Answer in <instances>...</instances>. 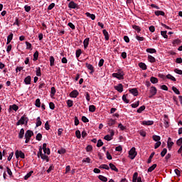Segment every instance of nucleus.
I'll return each mask as SVG.
<instances>
[{
	"mask_svg": "<svg viewBox=\"0 0 182 182\" xmlns=\"http://www.w3.org/2000/svg\"><path fill=\"white\" fill-rule=\"evenodd\" d=\"M28 117H26V115H23L22 117H21L20 119H18V121H17L16 125V126H19V125H23L26 122V124H28Z\"/></svg>",
	"mask_w": 182,
	"mask_h": 182,
	"instance_id": "nucleus-1",
	"label": "nucleus"
},
{
	"mask_svg": "<svg viewBox=\"0 0 182 182\" xmlns=\"http://www.w3.org/2000/svg\"><path fill=\"white\" fill-rule=\"evenodd\" d=\"M137 154H138L136 152V149L134 146L131 148V149L129 151V157L132 160H134L136 158V156H137Z\"/></svg>",
	"mask_w": 182,
	"mask_h": 182,
	"instance_id": "nucleus-2",
	"label": "nucleus"
},
{
	"mask_svg": "<svg viewBox=\"0 0 182 182\" xmlns=\"http://www.w3.org/2000/svg\"><path fill=\"white\" fill-rule=\"evenodd\" d=\"M124 71H122V70H119L118 73H112V77L119 80H124Z\"/></svg>",
	"mask_w": 182,
	"mask_h": 182,
	"instance_id": "nucleus-3",
	"label": "nucleus"
},
{
	"mask_svg": "<svg viewBox=\"0 0 182 182\" xmlns=\"http://www.w3.org/2000/svg\"><path fill=\"white\" fill-rule=\"evenodd\" d=\"M157 88L155 86H151L150 87V95L149 97L151 99L154 96H155L157 94Z\"/></svg>",
	"mask_w": 182,
	"mask_h": 182,
	"instance_id": "nucleus-4",
	"label": "nucleus"
},
{
	"mask_svg": "<svg viewBox=\"0 0 182 182\" xmlns=\"http://www.w3.org/2000/svg\"><path fill=\"white\" fill-rule=\"evenodd\" d=\"M110 135H105V136H104V139L107 141H110L111 140L113 139V136H114V131H113V129H110Z\"/></svg>",
	"mask_w": 182,
	"mask_h": 182,
	"instance_id": "nucleus-5",
	"label": "nucleus"
},
{
	"mask_svg": "<svg viewBox=\"0 0 182 182\" xmlns=\"http://www.w3.org/2000/svg\"><path fill=\"white\" fill-rule=\"evenodd\" d=\"M115 90L122 93L124 91V85L122 83H119L117 85L114 86Z\"/></svg>",
	"mask_w": 182,
	"mask_h": 182,
	"instance_id": "nucleus-6",
	"label": "nucleus"
},
{
	"mask_svg": "<svg viewBox=\"0 0 182 182\" xmlns=\"http://www.w3.org/2000/svg\"><path fill=\"white\" fill-rule=\"evenodd\" d=\"M16 159H25V154L22 151H16L15 152Z\"/></svg>",
	"mask_w": 182,
	"mask_h": 182,
	"instance_id": "nucleus-7",
	"label": "nucleus"
},
{
	"mask_svg": "<svg viewBox=\"0 0 182 182\" xmlns=\"http://www.w3.org/2000/svg\"><path fill=\"white\" fill-rule=\"evenodd\" d=\"M69 9H75L78 7V4H76L74 1H70L68 5Z\"/></svg>",
	"mask_w": 182,
	"mask_h": 182,
	"instance_id": "nucleus-8",
	"label": "nucleus"
},
{
	"mask_svg": "<svg viewBox=\"0 0 182 182\" xmlns=\"http://www.w3.org/2000/svg\"><path fill=\"white\" fill-rule=\"evenodd\" d=\"M79 95L80 92L77 90H73L72 92H70V97L73 98H77Z\"/></svg>",
	"mask_w": 182,
	"mask_h": 182,
	"instance_id": "nucleus-9",
	"label": "nucleus"
},
{
	"mask_svg": "<svg viewBox=\"0 0 182 182\" xmlns=\"http://www.w3.org/2000/svg\"><path fill=\"white\" fill-rule=\"evenodd\" d=\"M34 135L33 131L28 129L25 133V138L31 139Z\"/></svg>",
	"mask_w": 182,
	"mask_h": 182,
	"instance_id": "nucleus-10",
	"label": "nucleus"
},
{
	"mask_svg": "<svg viewBox=\"0 0 182 182\" xmlns=\"http://www.w3.org/2000/svg\"><path fill=\"white\" fill-rule=\"evenodd\" d=\"M86 68L89 70H90V74H93L95 73V68L92 64L87 63H86Z\"/></svg>",
	"mask_w": 182,
	"mask_h": 182,
	"instance_id": "nucleus-11",
	"label": "nucleus"
},
{
	"mask_svg": "<svg viewBox=\"0 0 182 182\" xmlns=\"http://www.w3.org/2000/svg\"><path fill=\"white\" fill-rule=\"evenodd\" d=\"M129 92L134 96L136 97L139 95V91L137 88H132L129 90Z\"/></svg>",
	"mask_w": 182,
	"mask_h": 182,
	"instance_id": "nucleus-12",
	"label": "nucleus"
},
{
	"mask_svg": "<svg viewBox=\"0 0 182 182\" xmlns=\"http://www.w3.org/2000/svg\"><path fill=\"white\" fill-rule=\"evenodd\" d=\"M171 141H172L171 138H168L167 146L169 150H171L172 149V146L174 145V142Z\"/></svg>",
	"mask_w": 182,
	"mask_h": 182,
	"instance_id": "nucleus-13",
	"label": "nucleus"
},
{
	"mask_svg": "<svg viewBox=\"0 0 182 182\" xmlns=\"http://www.w3.org/2000/svg\"><path fill=\"white\" fill-rule=\"evenodd\" d=\"M25 85H31V75H28L24 78L23 80Z\"/></svg>",
	"mask_w": 182,
	"mask_h": 182,
	"instance_id": "nucleus-14",
	"label": "nucleus"
},
{
	"mask_svg": "<svg viewBox=\"0 0 182 182\" xmlns=\"http://www.w3.org/2000/svg\"><path fill=\"white\" fill-rule=\"evenodd\" d=\"M89 44H90V38H85V40L83 41L84 48L87 49L89 46Z\"/></svg>",
	"mask_w": 182,
	"mask_h": 182,
	"instance_id": "nucleus-15",
	"label": "nucleus"
},
{
	"mask_svg": "<svg viewBox=\"0 0 182 182\" xmlns=\"http://www.w3.org/2000/svg\"><path fill=\"white\" fill-rule=\"evenodd\" d=\"M148 61L151 63H154L156 62V59L154 56H153L151 55H148Z\"/></svg>",
	"mask_w": 182,
	"mask_h": 182,
	"instance_id": "nucleus-16",
	"label": "nucleus"
},
{
	"mask_svg": "<svg viewBox=\"0 0 182 182\" xmlns=\"http://www.w3.org/2000/svg\"><path fill=\"white\" fill-rule=\"evenodd\" d=\"M154 124V121H142L141 124L144 126H152Z\"/></svg>",
	"mask_w": 182,
	"mask_h": 182,
	"instance_id": "nucleus-17",
	"label": "nucleus"
},
{
	"mask_svg": "<svg viewBox=\"0 0 182 182\" xmlns=\"http://www.w3.org/2000/svg\"><path fill=\"white\" fill-rule=\"evenodd\" d=\"M164 127L166 128L169 127V119L167 115H164Z\"/></svg>",
	"mask_w": 182,
	"mask_h": 182,
	"instance_id": "nucleus-18",
	"label": "nucleus"
},
{
	"mask_svg": "<svg viewBox=\"0 0 182 182\" xmlns=\"http://www.w3.org/2000/svg\"><path fill=\"white\" fill-rule=\"evenodd\" d=\"M102 33L105 36V41H109V32L106 29H103Z\"/></svg>",
	"mask_w": 182,
	"mask_h": 182,
	"instance_id": "nucleus-19",
	"label": "nucleus"
},
{
	"mask_svg": "<svg viewBox=\"0 0 182 182\" xmlns=\"http://www.w3.org/2000/svg\"><path fill=\"white\" fill-rule=\"evenodd\" d=\"M25 134V129L23 128H21L18 132V138L19 139H23Z\"/></svg>",
	"mask_w": 182,
	"mask_h": 182,
	"instance_id": "nucleus-20",
	"label": "nucleus"
},
{
	"mask_svg": "<svg viewBox=\"0 0 182 182\" xmlns=\"http://www.w3.org/2000/svg\"><path fill=\"white\" fill-rule=\"evenodd\" d=\"M85 15H86L87 17L90 18L91 20H92V21H95V18H96L95 14H90V12H86V13H85Z\"/></svg>",
	"mask_w": 182,
	"mask_h": 182,
	"instance_id": "nucleus-21",
	"label": "nucleus"
},
{
	"mask_svg": "<svg viewBox=\"0 0 182 182\" xmlns=\"http://www.w3.org/2000/svg\"><path fill=\"white\" fill-rule=\"evenodd\" d=\"M146 53H151V54H154V53H157L156 49L153 48H146Z\"/></svg>",
	"mask_w": 182,
	"mask_h": 182,
	"instance_id": "nucleus-22",
	"label": "nucleus"
},
{
	"mask_svg": "<svg viewBox=\"0 0 182 182\" xmlns=\"http://www.w3.org/2000/svg\"><path fill=\"white\" fill-rule=\"evenodd\" d=\"M139 67L143 70H147V65L145 63L141 62L139 63Z\"/></svg>",
	"mask_w": 182,
	"mask_h": 182,
	"instance_id": "nucleus-23",
	"label": "nucleus"
},
{
	"mask_svg": "<svg viewBox=\"0 0 182 182\" xmlns=\"http://www.w3.org/2000/svg\"><path fill=\"white\" fill-rule=\"evenodd\" d=\"M18 109L19 107L18 105H16V104H14L13 105L9 106V110H14V112H16L18 110Z\"/></svg>",
	"mask_w": 182,
	"mask_h": 182,
	"instance_id": "nucleus-24",
	"label": "nucleus"
},
{
	"mask_svg": "<svg viewBox=\"0 0 182 182\" xmlns=\"http://www.w3.org/2000/svg\"><path fill=\"white\" fill-rule=\"evenodd\" d=\"M50 66L53 67L55 65V58L53 55H50L49 58Z\"/></svg>",
	"mask_w": 182,
	"mask_h": 182,
	"instance_id": "nucleus-25",
	"label": "nucleus"
},
{
	"mask_svg": "<svg viewBox=\"0 0 182 182\" xmlns=\"http://www.w3.org/2000/svg\"><path fill=\"white\" fill-rule=\"evenodd\" d=\"M154 14L156 16H165V15H166V14L164 11H159V10L156 11L154 12Z\"/></svg>",
	"mask_w": 182,
	"mask_h": 182,
	"instance_id": "nucleus-26",
	"label": "nucleus"
},
{
	"mask_svg": "<svg viewBox=\"0 0 182 182\" xmlns=\"http://www.w3.org/2000/svg\"><path fill=\"white\" fill-rule=\"evenodd\" d=\"M109 168L112 171H114L115 172L118 173L119 172V169L116 167L115 165H114L113 164H109Z\"/></svg>",
	"mask_w": 182,
	"mask_h": 182,
	"instance_id": "nucleus-27",
	"label": "nucleus"
},
{
	"mask_svg": "<svg viewBox=\"0 0 182 182\" xmlns=\"http://www.w3.org/2000/svg\"><path fill=\"white\" fill-rule=\"evenodd\" d=\"M166 77L168 80H171L173 81V82H176V78L173 75H172L171 74L166 75Z\"/></svg>",
	"mask_w": 182,
	"mask_h": 182,
	"instance_id": "nucleus-28",
	"label": "nucleus"
},
{
	"mask_svg": "<svg viewBox=\"0 0 182 182\" xmlns=\"http://www.w3.org/2000/svg\"><path fill=\"white\" fill-rule=\"evenodd\" d=\"M150 81L152 84H157L159 82V79L156 77H150Z\"/></svg>",
	"mask_w": 182,
	"mask_h": 182,
	"instance_id": "nucleus-29",
	"label": "nucleus"
},
{
	"mask_svg": "<svg viewBox=\"0 0 182 182\" xmlns=\"http://www.w3.org/2000/svg\"><path fill=\"white\" fill-rule=\"evenodd\" d=\"M38 57H39V52L38 50L35 51V53H33V61H37L38 60Z\"/></svg>",
	"mask_w": 182,
	"mask_h": 182,
	"instance_id": "nucleus-30",
	"label": "nucleus"
},
{
	"mask_svg": "<svg viewBox=\"0 0 182 182\" xmlns=\"http://www.w3.org/2000/svg\"><path fill=\"white\" fill-rule=\"evenodd\" d=\"M42 125V121H41V117L36 118V127H38Z\"/></svg>",
	"mask_w": 182,
	"mask_h": 182,
	"instance_id": "nucleus-31",
	"label": "nucleus"
},
{
	"mask_svg": "<svg viewBox=\"0 0 182 182\" xmlns=\"http://www.w3.org/2000/svg\"><path fill=\"white\" fill-rule=\"evenodd\" d=\"M138 176H139V173L137 172L134 173L132 177V182H137Z\"/></svg>",
	"mask_w": 182,
	"mask_h": 182,
	"instance_id": "nucleus-32",
	"label": "nucleus"
},
{
	"mask_svg": "<svg viewBox=\"0 0 182 182\" xmlns=\"http://www.w3.org/2000/svg\"><path fill=\"white\" fill-rule=\"evenodd\" d=\"M108 126L112 127L114 124H116V119H109L107 122Z\"/></svg>",
	"mask_w": 182,
	"mask_h": 182,
	"instance_id": "nucleus-33",
	"label": "nucleus"
},
{
	"mask_svg": "<svg viewBox=\"0 0 182 182\" xmlns=\"http://www.w3.org/2000/svg\"><path fill=\"white\" fill-rule=\"evenodd\" d=\"M36 74L37 77H41V68L40 67H37L36 68Z\"/></svg>",
	"mask_w": 182,
	"mask_h": 182,
	"instance_id": "nucleus-34",
	"label": "nucleus"
},
{
	"mask_svg": "<svg viewBox=\"0 0 182 182\" xmlns=\"http://www.w3.org/2000/svg\"><path fill=\"white\" fill-rule=\"evenodd\" d=\"M132 28L137 31V33H140L141 29L139 26L137 25H132Z\"/></svg>",
	"mask_w": 182,
	"mask_h": 182,
	"instance_id": "nucleus-35",
	"label": "nucleus"
},
{
	"mask_svg": "<svg viewBox=\"0 0 182 182\" xmlns=\"http://www.w3.org/2000/svg\"><path fill=\"white\" fill-rule=\"evenodd\" d=\"M157 167V164H154L152 166L148 168L147 172L151 173L153 171L155 170V168Z\"/></svg>",
	"mask_w": 182,
	"mask_h": 182,
	"instance_id": "nucleus-36",
	"label": "nucleus"
},
{
	"mask_svg": "<svg viewBox=\"0 0 182 182\" xmlns=\"http://www.w3.org/2000/svg\"><path fill=\"white\" fill-rule=\"evenodd\" d=\"M152 139L154 141L159 142L161 140V136H159V135H153Z\"/></svg>",
	"mask_w": 182,
	"mask_h": 182,
	"instance_id": "nucleus-37",
	"label": "nucleus"
},
{
	"mask_svg": "<svg viewBox=\"0 0 182 182\" xmlns=\"http://www.w3.org/2000/svg\"><path fill=\"white\" fill-rule=\"evenodd\" d=\"M127 96H128V94L123 95H122V100L126 104H129V100H127Z\"/></svg>",
	"mask_w": 182,
	"mask_h": 182,
	"instance_id": "nucleus-38",
	"label": "nucleus"
},
{
	"mask_svg": "<svg viewBox=\"0 0 182 182\" xmlns=\"http://www.w3.org/2000/svg\"><path fill=\"white\" fill-rule=\"evenodd\" d=\"M41 100L40 98H37L35 101V106L36 107H41Z\"/></svg>",
	"mask_w": 182,
	"mask_h": 182,
	"instance_id": "nucleus-39",
	"label": "nucleus"
},
{
	"mask_svg": "<svg viewBox=\"0 0 182 182\" xmlns=\"http://www.w3.org/2000/svg\"><path fill=\"white\" fill-rule=\"evenodd\" d=\"M168 153V149L167 148H164L163 151L161 152V156L164 157Z\"/></svg>",
	"mask_w": 182,
	"mask_h": 182,
	"instance_id": "nucleus-40",
	"label": "nucleus"
},
{
	"mask_svg": "<svg viewBox=\"0 0 182 182\" xmlns=\"http://www.w3.org/2000/svg\"><path fill=\"white\" fill-rule=\"evenodd\" d=\"M98 178H99L101 181H102V182H107V181H108V178H106V177H105V176H102V175L99 176H98Z\"/></svg>",
	"mask_w": 182,
	"mask_h": 182,
	"instance_id": "nucleus-41",
	"label": "nucleus"
},
{
	"mask_svg": "<svg viewBox=\"0 0 182 182\" xmlns=\"http://www.w3.org/2000/svg\"><path fill=\"white\" fill-rule=\"evenodd\" d=\"M161 35L166 39L168 38V36L167 35V31H161Z\"/></svg>",
	"mask_w": 182,
	"mask_h": 182,
	"instance_id": "nucleus-42",
	"label": "nucleus"
},
{
	"mask_svg": "<svg viewBox=\"0 0 182 182\" xmlns=\"http://www.w3.org/2000/svg\"><path fill=\"white\" fill-rule=\"evenodd\" d=\"M99 168H100V169L103 168V169H105V170H109L110 169L109 166L107 164H102L101 166H100Z\"/></svg>",
	"mask_w": 182,
	"mask_h": 182,
	"instance_id": "nucleus-43",
	"label": "nucleus"
},
{
	"mask_svg": "<svg viewBox=\"0 0 182 182\" xmlns=\"http://www.w3.org/2000/svg\"><path fill=\"white\" fill-rule=\"evenodd\" d=\"M146 109V107L145 105H141V107H140L138 109H137V113H142L143 111H144Z\"/></svg>",
	"mask_w": 182,
	"mask_h": 182,
	"instance_id": "nucleus-44",
	"label": "nucleus"
},
{
	"mask_svg": "<svg viewBox=\"0 0 182 182\" xmlns=\"http://www.w3.org/2000/svg\"><path fill=\"white\" fill-rule=\"evenodd\" d=\"M139 134H140V136H141L143 137L146 136V131H144V129H140V131H139Z\"/></svg>",
	"mask_w": 182,
	"mask_h": 182,
	"instance_id": "nucleus-45",
	"label": "nucleus"
},
{
	"mask_svg": "<svg viewBox=\"0 0 182 182\" xmlns=\"http://www.w3.org/2000/svg\"><path fill=\"white\" fill-rule=\"evenodd\" d=\"M96 111V107L95 105H90L89 106V112H95Z\"/></svg>",
	"mask_w": 182,
	"mask_h": 182,
	"instance_id": "nucleus-46",
	"label": "nucleus"
},
{
	"mask_svg": "<svg viewBox=\"0 0 182 182\" xmlns=\"http://www.w3.org/2000/svg\"><path fill=\"white\" fill-rule=\"evenodd\" d=\"M82 54V50L81 49H77L75 52V56L77 58H79Z\"/></svg>",
	"mask_w": 182,
	"mask_h": 182,
	"instance_id": "nucleus-47",
	"label": "nucleus"
},
{
	"mask_svg": "<svg viewBox=\"0 0 182 182\" xmlns=\"http://www.w3.org/2000/svg\"><path fill=\"white\" fill-rule=\"evenodd\" d=\"M139 105H140V101H137L136 102L132 104L131 107L134 109H136L139 106Z\"/></svg>",
	"mask_w": 182,
	"mask_h": 182,
	"instance_id": "nucleus-48",
	"label": "nucleus"
},
{
	"mask_svg": "<svg viewBox=\"0 0 182 182\" xmlns=\"http://www.w3.org/2000/svg\"><path fill=\"white\" fill-rule=\"evenodd\" d=\"M154 155H155V152H152L151 154V155L148 159V161H147L148 164H151L152 162V159L154 158Z\"/></svg>",
	"mask_w": 182,
	"mask_h": 182,
	"instance_id": "nucleus-49",
	"label": "nucleus"
},
{
	"mask_svg": "<svg viewBox=\"0 0 182 182\" xmlns=\"http://www.w3.org/2000/svg\"><path fill=\"white\" fill-rule=\"evenodd\" d=\"M43 154V148H42V146H39V151L37 154L38 158H40V156H41Z\"/></svg>",
	"mask_w": 182,
	"mask_h": 182,
	"instance_id": "nucleus-50",
	"label": "nucleus"
},
{
	"mask_svg": "<svg viewBox=\"0 0 182 182\" xmlns=\"http://www.w3.org/2000/svg\"><path fill=\"white\" fill-rule=\"evenodd\" d=\"M33 173V171H30L28 173H27L25 176H24V180H28Z\"/></svg>",
	"mask_w": 182,
	"mask_h": 182,
	"instance_id": "nucleus-51",
	"label": "nucleus"
},
{
	"mask_svg": "<svg viewBox=\"0 0 182 182\" xmlns=\"http://www.w3.org/2000/svg\"><path fill=\"white\" fill-rule=\"evenodd\" d=\"M172 90L174 92L176 95H180V90H178V88L175 86L172 87Z\"/></svg>",
	"mask_w": 182,
	"mask_h": 182,
	"instance_id": "nucleus-52",
	"label": "nucleus"
},
{
	"mask_svg": "<svg viewBox=\"0 0 182 182\" xmlns=\"http://www.w3.org/2000/svg\"><path fill=\"white\" fill-rule=\"evenodd\" d=\"M75 136L77 139H81L82 135H81V132H80V131H79V129H77V131H75Z\"/></svg>",
	"mask_w": 182,
	"mask_h": 182,
	"instance_id": "nucleus-53",
	"label": "nucleus"
},
{
	"mask_svg": "<svg viewBox=\"0 0 182 182\" xmlns=\"http://www.w3.org/2000/svg\"><path fill=\"white\" fill-rule=\"evenodd\" d=\"M41 159L43 160H46V162H49V158L48 156L45 155L44 154H42V156H41Z\"/></svg>",
	"mask_w": 182,
	"mask_h": 182,
	"instance_id": "nucleus-54",
	"label": "nucleus"
},
{
	"mask_svg": "<svg viewBox=\"0 0 182 182\" xmlns=\"http://www.w3.org/2000/svg\"><path fill=\"white\" fill-rule=\"evenodd\" d=\"M180 43H181V40H180V39H175L173 41V45H174V46L180 45Z\"/></svg>",
	"mask_w": 182,
	"mask_h": 182,
	"instance_id": "nucleus-55",
	"label": "nucleus"
},
{
	"mask_svg": "<svg viewBox=\"0 0 182 182\" xmlns=\"http://www.w3.org/2000/svg\"><path fill=\"white\" fill-rule=\"evenodd\" d=\"M66 153V149L65 148H61L60 149H58V154H64Z\"/></svg>",
	"mask_w": 182,
	"mask_h": 182,
	"instance_id": "nucleus-56",
	"label": "nucleus"
},
{
	"mask_svg": "<svg viewBox=\"0 0 182 182\" xmlns=\"http://www.w3.org/2000/svg\"><path fill=\"white\" fill-rule=\"evenodd\" d=\"M43 138V135L42 134H37L36 136V139L38 141H41L42 140Z\"/></svg>",
	"mask_w": 182,
	"mask_h": 182,
	"instance_id": "nucleus-57",
	"label": "nucleus"
},
{
	"mask_svg": "<svg viewBox=\"0 0 182 182\" xmlns=\"http://www.w3.org/2000/svg\"><path fill=\"white\" fill-rule=\"evenodd\" d=\"M55 6V3H51V4L48 6V11H51V10H53Z\"/></svg>",
	"mask_w": 182,
	"mask_h": 182,
	"instance_id": "nucleus-58",
	"label": "nucleus"
},
{
	"mask_svg": "<svg viewBox=\"0 0 182 182\" xmlns=\"http://www.w3.org/2000/svg\"><path fill=\"white\" fill-rule=\"evenodd\" d=\"M104 145V142L101 139H98L97 147H102Z\"/></svg>",
	"mask_w": 182,
	"mask_h": 182,
	"instance_id": "nucleus-59",
	"label": "nucleus"
},
{
	"mask_svg": "<svg viewBox=\"0 0 182 182\" xmlns=\"http://www.w3.org/2000/svg\"><path fill=\"white\" fill-rule=\"evenodd\" d=\"M67 105L68 107H72L73 106V101L72 100H68Z\"/></svg>",
	"mask_w": 182,
	"mask_h": 182,
	"instance_id": "nucleus-60",
	"label": "nucleus"
},
{
	"mask_svg": "<svg viewBox=\"0 0 182 182\" xmlns=\"http://www.w3.org/2000/svg\"><path fill=\"white\" fill-rule=\"evenodd\" d=\"M49 108L52 110H54L55 108V105L54 102H49Z\"/></svg>",
	"mask_w": 182,
	"mask_h": 182,
	"instance_id": "nucleus-61",
	"label": "nucleus"
},
{
	"mask_svg": "<svg viewBox=\"0 0 182 182\" xmlns=\"http://www.w3.org/2000/svg\"><path fill=\"white\" fill-rule=\"evenodd\" d=\"M82 163H87V164H90L91 163V159L90 158L87 157L86 159H84L82 160Z\"/></svg>",
	"mask_w": 182,
	"mask_h": 182,
	"instance_id": "nucleus-62",
	"label": "nucleus"
},
{
	"mask_svg": "<svg viewBox=\"0 0 182 182\" xmlns=\"http://www.w3.org/2000/svg\"><path fill=\"white\" fill-rule=\"evenodd\" d=\"M174 72L178 75H182V70H180L178 68H175Z\"/></svg>",
	"mask_w": 182,
	"mask_h": 182,
	"instance_id": "nucleus-63",
	"label": "nucleus"
},
{
	"mask_svg": "<svg viewBox=\"0 0 182 182\" xmlns=\"http://www.w3.org/2000/svg\"><path fill=\"white\" fill-rule=\"evenodd\" d=\"M176 144H177L178 146H181V145H182V138H179V139H178V140L176 141Z\"/></svg>",
	"mask_w": 182,
	"mask_h": 182,
	"instance_id": "nucleus-64",
	"label": "nucleus"
}]
</instances>
